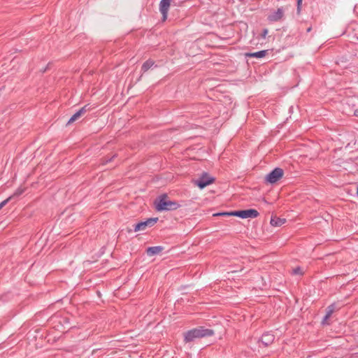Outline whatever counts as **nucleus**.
I'll return each instance as SVG.
<instances>
[{"instance_id": "nucleus-1", "label": "nucleus", "mask_w": 358, "mask_h": 358, "mask_svg": "<svg viewBox=\"0 0 358 358\" xmlns=\"http://www.w3.org/2000/svg\"><path fill=\"white\" fill-rule=\"evenodd\" d=\"M213 334V330L199 327L185 332L184 334V339L186 343H189L193 341L194 339L209 337Z\"/></svg>"}, {"instance_id": "nucleus-2", "label": "nucleus", "mask_w": 358, "mask_h": 358, "mask_svg": "<svg viewBox=\"0 0 358 358\" xmlns=\"http://www.w3.org/2000/svg\"><path fill=\"white\" fill-rule=\"evenodd\" d=\"M155 208L158 211L173 210L178 209L180 206L176 201H171L166 195L160 196L155 202Z\"/></svg>"}, {"instance_id": "nucleus-3", "label": "nucleus", "mask_w": 358, "mask_h": 358, "mask_svg": "<svg viewBox=\"0 0 358 358\" xmlns=\"http://www.w3.org/2000/svg\"><path fill=\"white\" fill-rule=\"evenodd\" d=\"M233 216H236L243 219L255 218L258 217L259 213L255 209H248L243 210L232 211Z\"/></svg>"}, {"instance_id": "nucleus-4", "label": "nucleus", "mask_w": 358, "mask_h": 358, "mask_svg": "<svg viewBox=\"0 0 358 358\" xmlns=\"http://www.w3.org/2000/svg\"><path fill=\"white\" fill-rule=\"evenodd\" d=\"M214 180L215 179L212 177H210L208 174L203 173L199 179L194 180L193 182L200 189H203L206 186L212 184Z\"/></svg>"}, {"instance_id": "nucleus-5", "label": "nucleus", "mask_w": 358, "mask_h": 358, "mask_svg": "<svg viewBox=\"0 0 358 358\" xmlns=\"http://www.w3.org/2000/svg\"><path fill=\"white\" fill-rule=\"evenodd\" d=\"M283 176V171L280 168H276L266 176V181L273 184L279 180Z\"/></svg>"}, {"instance_id": "nucleus-6", "label": "nucleus", "mask_w": 358, "mask_h": 358, "mask_svg": "<svg viewBox=\"0 0 358 358\" xmlns=\"http://www.w3.org/2000/svg\"><path fill=\"white\" fill-rule=\"evenodd\" d=\"M158 220V218H150L147 220L145 222H141L136 224L134 231H143L145 230L148 227L153 226Z\"/></svg>"}, {"instance_id": "nucleus-7", "label": "nucleus", "mask_w": 358, "mask_h": 358, "mask_svg": "<svg viewBox=\"0 0 358 358\" xmlns=\"http://www.w3.org/2000/svg\"><path fill=\"white\" fill-rule=\"evenodd\" d=\"M171 0H162L159 3V10L162 15V20L164 22L167 19L169 9Z\"/></svg>"}, {"instance_id": "nucleus-8", "label": "nucleus", "mask_w": 358, "mask_h": 358, "mask_svg": "<svg viewBox=\"0 0 358 358\" xmlns=\"http://www.w3.org/2000/svg\"><path fill=\"white\" fill-rule=\"evenodd\" d=\"M283 16H284V11H283L282 8H278V10L276 11H275L273 13L271 14L268 17V19L270 21L276 22V21L281 20L283 17Z\"/></svg>"}, {"instance_id": "nucleus-9", "label": "nucleus", "mask_w": 358, "mask_h": 358, "mask_svg": "<svg viewBox=\"0 0 358 358\" xmlns=\"http://www.w3.org/2000/svg\"><path fill=\"white\" fill-rule=\"evenodd\" d=\"M85 107L82 108L77 113H76L69 120L68 124H70L77 120L79 117H81L85 113Z\"/></svg>"}, {"instance_id": "nucleus-10", "label": "nucleus", "mask_w": 358, "mask_h": 358, "mask_svg": "<svg viewBox=\"0 0 358 358\" xmlns=\"http://www.w3.org/2000/svg\"><path fill=\"white\" fill-rule=\"evenodd\" d=\"M274 340V336L273 334H265L262 336V342L265 345H270L271 343H273Z\"/></svg>"}, {"instance_id": "nucleus-11", "label": "nucleus", "mask_w": 358, "mask_h": 358, "mask_svg": "<svg viewBox=\"0 0 358 358\" xmlns=\"http://www.w3.org/2000/svg\"><path fill=\"white\" fill-rule=\"evenodd\" d=\"M267 50H262L256 52L245 53V56L248 57L262 58L266 55Z\"/></svg>"}, {"instance_id": "nucleus-12", "label": "nucleus", "mask_w": 358, "mask_h": 358, "mask_svg": "<svg viewBox=\"0 0 358 358\" xmlns=\"http://www.w3.org/2000/svg\"><path fill=\"white\" fill-rule=\"evenodd\" d=\"M285 222V219H282L280 217H271V224L273 227H280Z\"/></svg>"}, {"instance_id": "nucleus-13", "label": "nucleus", "mask_w": 358, "mask_h": 358, "mask_svg": "<svg viewBox=\"0 0 358 358\" xmlns=\"http://www.w3.org/2000/svg\"><path fill=\"white\" fill-rule=\"evenodd\" d=\"M161 247H150L147 250V254L149 256H152L154 255L158 254L162 251Z\"/></svg>"}, {"instance_id": "nucleus-14", "label": "nucleus", "mask_w": 358, "mask_h": 358, "mask_svg": "<svg viewBox=\"0 0 358 358\" xmlns=\"http://www.w3.org/2000/svg\"><path fill=\"white\" fill-rule=\"evenodd\" d=\"M155 64V62L152 59H148L142 66V71L143 72L147 71L150 68H151Z\"/></svg>"}, {"instance_id": "nucleus-15", "label": "nucleus", "mask_w": 358, "mask_h": 358, "mask_svg": "<svg viewBox=\"0 0 358 358\" xmlns=\"http://www.w3.org/2000/svg\"><path fill=\"white\" fill-rule=\"evenodd\" d=\"M335 309H336V307H335V306L334 304L330 305L327 308V313L326 314L328 315L331 316V315L334 312Z\"/></svg>"}, {"instance_id": "nucleus-16", "label": "nucleus", "mask_w": 358, "mask_h": 358, "mask_svg": "<svg viewBox=\"0 0 358 358\" xmlns=\"http://www.w3.org/2000/svg\"><path fill=\"white\" fill-rule=\"evenodd\" d=\"M213 215L214 217H217V216H233L232 211L231 212H224V213H214Z\"/></svg>"}, {"instance_id": "nucleus-17", "label": "nucleus", "mask_w": 358, "mask_h": 358, "mask_svg": "<svg viewBox=\"0 0 358 358\" xmlns=\"http://www.w3.org/2000/svg\"><path fill=\"white\" fill-rule=\"evenodd\" d=\"M12 199V196H9L8 198H7L6 199H5L4 201H3L2 202L0 203V210L4 207L10 200Z\"/></svg>"}, {"instance_id": "nucleus-18", "label": "nucleus", "mask_w": 358, "mask_h": 358, "mask_svg": "<svg viewBox=\"0 0 358 358\" xmlns=\"http://www.w3.org/2000/svg\"><path fill=\"white\" fill-rule=\"evenodd\" d=\"M293 273L296 275H303V271L300 267H297L293 269Z\"/></svg>"}, {"instance_id": "nucleus-19", "label": "nucleus", "mask_w": 358, "mask_h": 358, "mask_svg": "<svg viewBox=\"0 0 358 358\" xmlns=\"http://www.w3.org/2000/svg\"><path fill=\"white\" fill-rule=\"evenodd\" d=\"M23 192H24L23 189H18L15 192V193L11 196H12V198H13L15 196H20V194H22L23 193Z\"/></svg>"}, {"instance_id": "nucleus-20", "label": "nucleus", "mask_w": 358, "mask_h": 358, "mask_svg": "<svg viewBox=\"0 0 358 358\" xmlns=\"http://www.w3.org/2000/svg\"><path fill=\"white\" fill-rule=\"evenodd\" d=\"M330 317H331L330 315H328L326 314V315L324 316V319H323V320L322 322V324H329L328 320L330 318Z\"/></svg>"}, {"instance_id": "nucleus-21", "label": "nucleus", "mask_w": 358, "mask_h": 358, "mask_svg": "<svg viewBox=\"0 0 358 358\" xmlns=\"http://www.w3.org/2000/svg\"><path fill=\"white\" fill-rule=\"evenodd\" d=\"M268 29H264L263 32L262 33L261 36L262 38H265L266 36V35L268 34Z\"/></svg>"}, {"instance_id": "nucleus-22", "label": "nucleus", "mask_w": 358, "mask_h": 358, "mask_svg": "<svg viewBox=\"0 0 358 358\" xmlns=\"http://www.w3.org/2000/svg\"><path fill=\"white\" fill-rule=\"evenodd\" d=\"M301 3H302V0H297L298 8H299Z\"/></svg>"}, {"instance_id": "nucleus-23", "label": "nucleus", "mask_w": 358, "mask_h": 358, "mask_svg": "<svg viewBox=\"0 0 358 358\" xmlns=\"http://www.w3.org/2000/svg\"><path fill=\"white\" fill-rule=\"evenodd\" d=\"M357 194H358V188H357Z\"/></svg>"}]
</instances>
